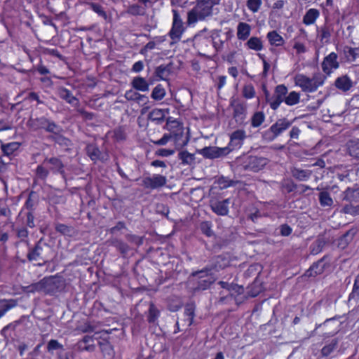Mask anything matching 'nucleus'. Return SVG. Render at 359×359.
Instances as JSON below:
<instances>
[{"mask_svg": "<svg viewBox=\"0 0 359 359\" xmlns=\"http://www.w3.org/2000/svg\"><path fill=\"white\" fill-rule=\"evenodd\" d=\"M28 246L27 258L29 262H34V265L42 266L50 262L53 252L52 247L45 241L43 237H41L36 243L32 246Z\"/></svg>", "mask_w": 359, "mask_h": 359, "instance_id": "obj_1", "label": "nucleus"}, {"mask_svg": "<svg viewBox=\"0 0 359 359\" xmlns=\"http://www.w3.org/2000/svg\"><path fill=\"white\" fill-rule=\"evenodd\" d=\"M219 2L220 0H196L195 6L188 12V23L193 24L211 16L214 6L219 4Z\"/></svg>", "mask_w": 359, "mask_h": 359, "instance_id": "obj_2", "label": "nucleus"}, {"mask_svg": "<svg viewBox=\"0 0 359 359\" xmlns=\"http://www.w3.org/2000/svg\"><path fill=\"white\" fill-rule=\"evenodd\" d=\"M210 269L205 266L200 271H196L191 273V276L196 278V283L191 287L194 293L208 289L215 281V278L210 273Z\"/></svg>", "mask_w": 359, "mask_h": 359, "instance_id": "obj_3", "label": "nucleus"}, {"mask_svg": "<svg viewBox=\"0 0 359 359\" xmlns=\"http://www.w3.org/2000/svg\"><path fill=\"white\" fill-rule=\"evenodd\" d=\"M43 282V293L50 296H54L57 293L63 292L66 287L65 279L58 276L44 277Z\"/></svg>", "mask_w": 359, "mask_h": 359, "instance_id": "obj_4", "label": "nucleus"}, {"mask_svg": "<svg viewBox=\"0 0 359 359\" xmlns=\"http://www.w3.org/2000/svg\"><path fill=\"white\" fill-rule=\"evenodd\" d=\"M29 128L34 130L43 129L48 133H55L56 131H62V128L59 125L56 124L53 121H51L45 116L38 118H30L27 122Z\"/></svg>", "mask_w": 359, "mask_h": 359, "instance_id": "obj_5", "label": "nucleus"}, {"mask_svg": "<svg viewBox=\"0 0 359 359\" xmlns=\"http://www.w3.org/2000/svg\"><path fill=\"white\" fill-rule=\"evenodd\" d=\"M197 151L205 158L215 159L226 156L231 151H232V148L230 147H217L210 146L205 147Z\"/></svg>", "mask_w": 359, "mask_h": 359, "instance_id": "obj_6", "label": "nucleus"}, {"mask_svg": "<svg viewBox=\"0 0 359 359\" xmlns=\"http://www.w3.org/2000/svg\"><path fill=\"white\" fill-rule=\"evenodd\" d=\"M267 163L268 160L266 158L249 156L243 160L241 165L244 170L257 172L263 169Z\"/></svg>", "mask_w": 359, "mask_h": 359, "instance_id": "obj_7", "label": "nucleus"}, {"mask_svg": "<svg viewBox=\"0 0 359 359\" xmlns=\"http://www.w3.org/2000/svg\"><path fill=\"white\" fill-rule=\"evenodd\" d=\"M173 22L172 28L169 32L170 37L173 40L172 43H177L180 40L184 32L183 22L177 10H172Z\"/></svg>", "mask_w": 359, "mask_h": 359, "instance_id": "obj_8", "label": "nucleus"}, {"mask_svg": "<svg viewBox=\"0 0 359 359\" xmlns=\"http://www.w3.org/2000/svg\"><path fill=\"white\" fill-rule=\"evenodd\" d=\"M287 92V88L283 84L278 85L275 88L273 95L269 100V105L272 109L276 110L283 102H285Z\"/></svg>", "mask_w": 359, "mask_h": 359, "instance_id": "obj_9", "label": "nucleus"}, {"mask_svg": "<svg viewBox=\"0 0 359 359\" xmlns=\"http://www.w3.org/2000/svg\"><path fill=\"white\" fill-rule=\"evenodd\" d=\"M167 183L165 176L161 175H154L151 177H144L142 181V186L145 189H157L164 187Z\"/></svg>", "mask_w": 359, "mask_h": 359, "instance_id": "obj_10", "label": "nucleus"}, {"mask_svg": "<svg viewBox=\"0 0 359 359\" xmlns=\"http://www.w3.org/2000/svg\"><path fill=\"white\" fill-rule=\"evenodd\" d=\"M231 198L224 200L212 199L210 201V206L214 213L219 216H226L229 213V205Z\"/></svg>", "mask_w": 359, "mask_h": 359, "instance_id": "obj_11", "label": "nucleus"}, {"mask_svg": "<svg viewBox=\"0 0 359 359\" xmlns=\"http://www.w3.org/2000/svg\"><path fill=\"white\" fill-rule=\"evenodd\" d=\"M230 106L233 109V117L236 122L242 124L246 118V106L235 99L231 100Z\"/></svg>", "mask_w": 359, "mask_h": 359, "instance_id": "obj_12", "label": "nucleus"}, {"mask_svg": "<svg viewBox=\"0 0 359 359\" xmlns=\"http://www.w3.org/2000/svg\"><path fill=\"white\" fill-rule=\"evenodd\" d=\"M182 135H183V132L182 131L180 135L179 134H177V133H165L163 135V136L162 137V138H161L160 140H156V141H153L151 140V142L155 144V145H158V146H163V145H165L171 139H174L176 144H177V147H180V149L185 147L188 142H189V137H186V140H184L182 143H180L179 142V140H180V138L182 137ZM177 149H179V148H177Z\"/></svg>", "mask_w": 359, "mask_h": 359, "instance_id": "obj_13", "label": "nucleus"}, {"mask_svg": "<svg viewBox=\"0 0 359 359\" xmlns=\"http://www.w3.org/2000/svg\"><path fill=\"white\" fill-rule=\"evenodd\" d=\"M86 151L91 161L96 162L97 161L104 162L108 159V154L100 151L96 144H88L86 147Z\"/></svg>", "mask_w": 359, "mask_h": 359, "instance_id": "obj_14", "label": "nucleus"}, {"mask_svg": "<svg viewBox=\"0 0 359 359\" xmlns=\"http://www.w3.org/2000/svg\"><path fill=\"white\" fill-rule=\"evenodd\" d=\"M294 83L299 86L304 92H314L317 90L316 86L313 83L311 79L304 74H297L294 77Z\"/></svg>", "mask_w": 359, "mask_h": 359, "instance_id": "obj_15", "label": "nucleus"}, {"mask_svg": "<svg viewBox=\"0 0 359 359\" xmlns=\"http://www.w3.org/2000/svg\"><path fill=\"white\" fill-rule=\"evenodd\" d=\"M323 71L327 75H330L332 69H337L339 66L337 62V55L335 53H331L326 56L322 62Z\"/></svg>", "mask_w": 359, "mask_h": 359, "instance_id": "obj_16", "label": "nucleus"}, {"mask_svg": "<svg viewBox=\"0 0 359 359\" xmlns=\"http://www.w3.org/2000/svg\"><path fill=\"white\" fill-rule=\"evenodd\" d=\"M173 62H170L165 65H161L154 69V76L157 78V80L167 81L169 76L172 72Z\"/></svg>", "mask_w": 359, "mask_h": 359, "instance_id": "obj_17", "label": "nucleus"}, {"mask_svg": "<svg viewBox=\"0 0 359 359\" xmlns=\"http://www.w3.org/2000/svg\"><path fill=\"white\" fill-rule=\"evenodd\" d=\"M326 256L314 262L310 268L306 271L305 276L308 277H315L323 273L327 265L324 264Z\"/></svg>", "mask_w": 359, "mask_h": 359, "instance_id": "obj_18", "label": "nucleus"}, {"mask_svg": "<svg viewBox=\"0 0 359 359\" xmlns=\"http://www.w3.org/2000/svg\"><path fill=\"white\" fill-rule=\"evenodd\" d=\"M246 137L245 132L243 130H237L231 133L230 136V142L227 147L232 148V151L236 148H239L243 144V142Z\"/></svg>", "mask_w": 359, "mask_h": 359, "instance_id": "obj_19", "label": "nucleus"}, {"mask_svg": "<svg viewBox=\"0 0 359 359\" xmlns=\"http://www.w3.org/2000/svg\"><path fill=\"white\" fill-rule=\"evenodd\" d=\"M107 243L109 245L114 247L123 257H126L128 255V252L130 250V246L126 243L117 238H112L108 240Z\"/></svg>", "mask_w": 359, "mask_h": 359, "instance_id": "obj_20", "label": "nucleus"}, {"mask_svg": "<svg viewBox=\"0 0 359 359\" xmlns=\"http://www.w3.org/2000/svg\"><path fill=\"white\" fill-rule=\"evenodd\" d=\"M43 164L49 163L51 165L50 170L53 172H58L60 174L62 175L63 177H65V172L64 170V164L61 161L60 159L56 157L52 158H46L44 159Z\"/></svg>", "mask_w": 359, "mask_h": 359, "instance_id": "obj_21", "label": "nucleus"}, {"mask_svg": "<svg viewBox=\"0 0 359 359\" xmlns=\"http://www.w3.org/2000/svg\"><path fill=\"white\" fill-rule=\"evenodd\" d=\"M334 85L337 89L347 92L353 87V82L347 75H342L336 79Z\"/></svg>", "mask_w": 359, "mask_h": 359, "instance_id": "obj_22", "label": "nucleus"}, {"mask_svg": "<svg viewBox=\"0 0 359 359\" xmlns=\"http://www.w3.org/2000/svg\"><path fill=\"white\" fill-rule=\"evenodd\" d=\"M292 123V121L287 120L286 118L278 119L276 122L271 126V130L275 133V135H280L283 131L289 128Z\"/></svg>", "mask_w": 359, "mask_h": 359, "instance_id": "obj_23", "label": "nucleus"}, {"mask_svg": "<svg viewBox=\"0 0 359 359\" xmlns=\"http://www.w3.org/2000/svg\"><path fill=\"white\" fill-rule=\"evenodd\" d=\"M229 264V261L226 257L218 255L212 259L211 264L208 266L210 269V271L212 270L218 271L228 266Z\"/></svg>", "mask_w": 359, "mask_h": 359, "instance_id": "obj_24", "label": "nucleus"}, {"mask_svg": "<svg viewBox=\"0 0 359 359\" xmlns=\"http://www.w3.org/2000/svg\"><path fill=\"white\" fill-rule=\"evenodd\" d=\"M58 96L65 100L67 103L72 105L78 104L79 103V100L74 97L70 90H67L65 87L60 86L57 89Z\"/></svg>", "mask_w": 359, "mask_h": 359, "instance_id": "obj_25", "label": "nucleus"}, {"mask_svg": "<svg viewBox=\"0 0 359 359\" xmlns=\"http://www.w3.org/2000/svg\"><path fill=\"white\" fill-rule=\"evenodd\" d=\"M168 112V109H154L148 114V119L156 124H161L164 121L165 113Z\"/></svg>", "mask_w": 359, "mask_h": 359, "instance_id": "obj_26", "label": "nucleus"}, {"mask_svg": "<svg viewBox=\"0 0 359 359\" xmlns=\"http://www.w3.org/2000/svg\"><path fill=\"white\" fill-rule=\"evenodd\" d=\"M290 173L292 176L298 181H306L311 177L312 171L310 170H303L296 167H292L290 168Z\"/></svg>", "mask_w": 359, "mask_h": 359, "instance_id": "obj_27", "label": "nucleus"}, {"mask_svg": "<svg viewBox=\"0 0 359 359\" xmlns=\"http://www.w3.org/2000/svg\"><path fill=\"white\" fill-rule=\"evenodd\" d=\"M131 86L136 90L147 92L149 90V83L145 78L135 76L130 82Z\"/></svg>", "mask_w": 359, "mask_h": 359, "instance_id": "obj_28", "label": "nucleus"}, {"mask_svg": "<svg viewBox=\"0 0 359 359\" xmlns=\"http://www.w3.org/2000/svg\"><path fill=\"white\" fill-rule=\"evenodd\" d=\"M18 305V300L15 299H0V318L4 316L10 309Z\"/></svg>", "mask_w": 359, "mask_h": 359, "instance_id": "obj_29", "label": "nucleus"}, {"mask_svg": "<svg viewBox=\"0 0 359 359\" xmlns=\"http://www.w3.org/2000/svg\"><path fill=\"white\" fill-rule=\"evenodd\" d=\"M355 233V231L353 229H350L347 231L338 239V248H339L341 250L345 249L350 243V242L352 241Z\"/></svg>", "mask_w": 359, "mask_h": 359, "instance_id": "obj_30", "label": "nucleus"}, {"mask_svg": "<svg viewBox=\"0 0 359 359\" xmlns=\"http://www.w3.org/2000/svg\"><path fill=\"white\" fill-rule=\"evenodd\" d=\"M343 200L351 202L359 201V187L358 188H347L344 191Z\"/></svg>", "mask_w": 359, "mask_h": 359, "instance_id": "obj_31", "label": "nucleus"}, {"mask_svg": "<svg viewBox=\"0 0 359 359\" xmlns=\"http://www.w3.org/2000/svg\"><path fill=\"white\" fill-rule=\"evenodd\" d=\"M60 132L61 131H56L55 133H51L52 135L48 137V139L60 146L69 147L71 144V141L61 135Z\"/></svg>", "mask_w": 359, "mask_h": 359, "instance_id": "obj_32", "label": "nucleus"}, {"mask_svg": "<svg viewBox=\"0 0 359 359\" xmlns=\"http://www.w3.org/2000/svg\"><path fill=\"white\" fill-rule=\"evenodd\" d=\"M250 26L245 22H240L237 27L238 39L242 41L246 40L250 34Z\"/></svg>", "mask_w": 359, "mask_h": 359, "instance_id": "obj_33", "label": "nucleus"}, {"mask_svg": "<svg viewBox=\"0 0 359 359\" xmlns=\"http://www.w3.org/2000/svg\"><path fill=\"white\" fill-rule=\"evenodd\" d=\"M196 304L194 302H188L184 306V315L187 316L189 321L188 326H191L194 323L195 317Z\"/></svg>", "mask_w": 359, "mask_h": 359, "instance_id": "obj_34", "label": "nucleus"}, {"mask_svg": "<svg viewBox=\"0 0 359 359\" xmlns=\"http://www.w3.org/2000/svg\"><path fill=\"white\" fill-rule=\"evenodd\" d=\"M339 339L334 338L331 340V341L325 344L321 349L320 353L323 357L329 356L337 347L339 344Z\"/></svg>", "mask_w": 359, "mask_h": 359, "instance_id": "obj_35", "label": "nucleus"}, {"mask_svg": "<svg viewBox=\"0 0 359 359\" xmlns=\"http://www.w3.org/2000/svg\"><path fill=\"white\" fill-rule=\"evenodd\" d=\"M266 37L271 46H280L284 44L283 38L276 31L269 32Z\"/></svg>", "mask_w": 359, "mask_h": 359, "instance_id": "obj_36", "label": "nucleus"}, {"mask_svg": "<svg viewBox=\"0 0 359 359\" xmlns=\"http://www.w3.org/2000/svg\"><path fill=\"white\" fill-rule=\"evenodd\" d=\"M178 158L181 161L183 165H191L195 162V156L190 154L187 150L181 151L178 154Z\"/></svg>", "mask_w": 359, "mask_h": 359, "instance_id": "obj_37", "label": "nucleus"}, {"mask_svg": "<svg viewBox=\"0 0 359 359\" xmlns=\"http://www.w3.org/2000/svg\"><path fill=\"white\" fill-rule=\"evenodd\" d=\"M320 13L318 10L311 8L306 13L303 18V22L305 25H311L315 22L316 20L318 18Z\"/></svg>", "mask_w": 359, "mask_h": 359, "instance_id": "obj_38", "label": "nucleus"}, {"mask_svg": "<svg viewBox=\"0 0 359 359\" xmlns=\"http://www.w3.org/2000/svg\"><path fill=\"white\" fill-rule=\"evenodd\" d=\"M218 284L221 286L222 288L226 289L230 292H234L238 294H242L244 291L243 287L237 284L229 283L224 281H219L218 282Z\"/></svg>", "mask_w": 359, "mask_h": 359, "instance_id": "obj_39", "label": "nucleus"}, {"mask_svg": "<svg viewBox=\"0 0 359 359\" xmlns=\"http://www.w3.org/2000/svg\"><path fill=\"white\" fill-rule=\"evenodd\" d=\"M160 316V311L156 308L153 302L149 304L148 310L147 321L149 323L154 324Z\"/></svg>", "mask_w": 359, "mask_h": 359, "instance_id": "obj_40", "label": "nucleus"}, {"mask_svg": "<svg viewBox=\"0 0 359 359\" xmlns=\"http://www.w3.org/2000/svg\"><path fill=\"white\" fill-rule=\"evenodd\" d=\"M23 291L28 293L43 292V279L36 283L24 287Z\"/></svg>", "mask_w": 359, "mask_h": 359, "instance_id": "obj_41", "label": "nucleus"}, {"mask_svg": "<svg viewBox=\"0 0 359 359\" xmlns=\"http://www.w3.org/2000/svg\"><path fill=\"white\" fill-rule=\"evenodd\" d=\"M20 143L16 142H10L8 144H1V148L5 156L11 155L15 151L18 150L20 147Z\"/></svg>", "mask_w": 359, "mask_h": 359, "instance_id": "obj_42", "label": "nucleus"}, {"mask_svg": "<svg viewBox=\"0 0 359 359\" xmlns=\"http://www.w3.org/2000/svg\"><path fill=\"white\" fill-rule=\"evenodd\" d=\"M359 300V273L356 276L353 287L352 292L348 296V302L352 301L358 302Z\"/></svg>", "mask_w": 359, "mask_h": 359, "instance_id": "obj_43", "label": "nucleus"}, {"mask_svg": "<svg viewBox=\"0 0 359 359\" xmlns=\"http://www.w3.org/2000/svg\"><path fill=\"white\" fill-rule=\"evenodd\" d=\"M55 231L63 236H72L74 233V229L65 224H56Z\"/></svg>", "mask_w": 359, "mask_h": 359, "instance_id": "obj_44", "label": "nucleus"}, {"mask_svg": "<svg viewBox=\"0 0 359 359\" xmlns=\"http://www.w3.org/2000/svg\"><path fill=\"white\" fill-rule=\"evenodd\" d=\"M319 202L323 207H330L333 204V200L330 193L326 191H321L319 194Z\"/></svg>", "mask_w": 359, "mask_h": 359, "instance_id": "obj_45", "label": "nucleus"}, {"mask_svg": "<svg viewBox=\"0 0 359 359\" xmlns=\"http://www.w3.org/2000/svg\"><path fill=\"white\" fill-rule=\"evenodd\" d=\"M165 95V90L161 84H158L152 90L151 97L156 101L161 100Z\"/></svg>", "mask_w": 359, "mask_h": 359, "instance_id": "obj_46", "label": "nucleus"}, {"mask_svg": "<svg viewBox=\"0 0 359 359\" xmlns=\"http://www.w3.org/2000/svg\"><path fill=\"white\" fill-rule=\"evenodd\" d=\"M248 48L255 50H261L263 48V45L261 39L256 36L251 37L246 43Z\"/></svg>", "mask_w": 359, "mask_h": 359, "instance_id": "obj_47", "label": "nucleus"}, {"mask_svg": "<svg viewBox=\"0 0 359 359\" xmlns=\"http://www.w3.org/2000/svg\"><path fill=\"white\" fill-rule=\"evenodd\" d=\"M348 152L350 156L359 160V142H349L348 144Z\"/></svg>", "mask_w": 359, "mask_h": 359, "instance_id": "obj_48", "label": "nucleus"}, {"mask_svg": "<svg viewBox=\"0 0 359 359\" xmlns=\"http://www.w3.org/2000/svg\"><path fill=\"white\" fill-rule=\"evenodd\" d=\"M300 95L299 93L292 91L285 96V103L287 105L292 106L299 102Z\"/></svg>", "mask_w": 359, "mask_h": 359, "instance_id": "obj_49", "label": "nucleus"}, {"mask_svg": "<svg viewBox=\"0 0 359 359\" xmlns=\"http://www.w3.org/2000/svg\"><path fill=\"white\" fill-rule=\"evenodd\" d=\"M264 119V114L262 111H257L252 116L251 126L254 128H257L262 125Z\"/></svg>", "mask_w": 359, "mask_h": 359, "instance_id": "obj_50", "label": "nucleus"}, {"mask_svg": "<svg viewBox=\"0 0 359 359\" xmlns=\"http://www.w3.org/2000/svg\"><path fill=\"white\" fill-rule=\"evenodd\" d=\"M217 182H218V184L219 185L221 189H226V188L229 187H234V186H236L237 184L239 183V181L230 180L228 177H224V176H221L218 179Z\"/></svg>", "mask_w": 359, "mask_h": 359, "instance_id": "obj_51", "label": "nucleus"}, {"mask_svg": "<svg viewBox=\"0 0 359 359\" xmlns=\"http://www.w3.org/2000/svg\"><path fill=\"white\" fill-rule=\"evenodd\" d=\"M182 306V302L177 298H170L168 301V309L170 311L175 312Z\"/></svg>", "mask_w": 359, "mask_h": 359, "instance_id": "obj_52", "label": "nucleus"}, {"mask_svg": "<svg viewBox=\"0 0 359 359\" xmlns=\"http://www.w3.org/2000/svg\"><path fill=\"white\" fill-rule=\"evenodd\" d=\"M16 236L20 238V242L26 243L27 245H29V242L27 239L29 232L26 227L17 228L15 229Z\"/></svg>", "mask_w": 359, "mask_h": 359, "instance_id": "obj_53", "label": "nucleus"}, {"mask_svg": "<svg viewBox=\"0 0 359 359\" xmlns=\"http://www.w3.org/2000/svg\"><path fill=\"white\" fill-rule=\"evenodd\" d=\"M200 230L201 232L208 237L214 236V232L212 229V224L210 222L205 221L200 224Z\"/></svg>", "mask_w": 359, "mask_h": 359, "instance_id": "obj_54", "label": "nucleus"}, {"mask_svg": "<svg viewBox=\"0 0 359 359\" xmlns=\"http://www.w3.org/2000/svg\"><path fill=\"white\" fill-rule=\"evenodd\" d=\"M127 13L131 15H142L144 14V9L138 4H133L128 7Z\"/></svg>", "mask_w": 359, "mask_h": 359, "instance_id": "obj_55", "label": "nucleus"}, {"mask_svg": "<svg viewBox=\"0 0 359 359\" xmlns=\"http://www.w3.org/2000/svg\"><path fill=\"white\" fill-rule=\"evenodd\" d=\"M341 212L353 216L358 215H359V205H353L351 203L345 205L341 210Z\"/></svg>", "mask_w": 359, "mask_h": 359, "instance_id": "obj_56", "label": "nucleus"}, {"mask_svg": "<svg viewBox=\"0 0 359 359\" xmlns=\"http://www.w3.org/2000/svg\"><path fill=\"white\" fill-rule=\"evenodd\" d=\"M113 137L116 141H123L126 139V133L123 126L116 128L113 131Z\"/></svg>", "mask_w": 359, "mask_h": 359, "instance_id": "obj_57", "label": "nucleus"}, {"mask_svg": "<svg viewBox=\"0 0 359 359\" xmlns=\"http://www.w3.org/2000/svg\"><path fill=\"white\" fill-rule=\"evenodd\" d=\"M326 244V241L323 238H318L315 243L313 244L311 253L316 255L322 251L323 247Z\"/></svg>", "mask_w": 359, "mask_h": 359, "instance_id": "obj_58", "label": "nucleus"}, {"mask_svg": "<svg viewBox=\"0 0 359 359\" xmlns=\"http://www.w3.org/2000/svg\"><path fill=\"white\" fill-rule=\"evenodd\" d=\"M344 53L346 55V57L348 60L351 61L355 60V59L359 57V47L358 48H351V47H346L344 50Z\"/></svg>", "mask_w": 359, "mask_h": 359, "instance_id": "obj_59", "label": "nucleus"}, {"mask_svg": "<svg viewBox=\"0 0 359 359\" xmlns=\"http://www.w3.org/2000/svg\"><path fill=\"white\" fill-rule=\"evenodd\" d=\"M124 97L129 101H139L142 100L144 95H140L133 90H129L126 92Z\"/></svg>", "mask_w": 359, "mask_h": 359, "instance_id": "obj_60", "label": "nucleus"}, {"mask_svg": "<svg viewBox=\"0 0 359 359\" xmlns=\"http://www.w3.org/2000/svg\"><path fill=\"white\" fill-rule=\"evenodd\" d=\"M36 194L34 191H31L29 194L28 198L25 201L24 208H26L28 211H34L35 201L33 200V197L36 196Z\"/></svg>", "mask_w": 359, "mask_h": 359, "instance_id": "obj_61", "label": "nucleus"}, {"mask_svg": "<svg viewBox=\"0 0 359 359\" xmlns=\"http://www.w3.org/2000/svg\"><path fill=\"white\" fill-rule=\"evenodd\" d=\"M47 350L48 352H53L54 350L63 351V345L60 344L56 339H50L47 344Z\"/></svg>", "mask_w": 359, "mask_h": 359, "instance_id": "obj_62", "label": "nucleus"}, {"mask_svg": "<svg viewBox=\"0 0 359 359\" xmlns=\"http://www.w3.org/2000/svg\"><path fill=\"white\" fill-rule=\"evenodd\" d=\"M89 5L94 12L102 17L104 19H107V15L101 5L96 3H90Z\"/></svg>", "mask_w": 359, "mask_h": 359, "instance_id": "obj_63", "label": "nucleus"}, {"mask_svg": "<svg viewBox=\"0 0 359 359\" xmlns=\"http://www.w3.org/2000/svg\"><path fill=\"white\" fill-rule=\"evenodd\" d=\"M246 5L251 11L256 13L262 5V0H248Z\"/></svg>", "mask_w": 359, "mask_h": 359, "instance_id": "obj_64", "label": "nucleus"}]
</instances>
